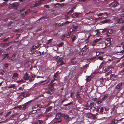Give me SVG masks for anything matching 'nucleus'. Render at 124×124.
<instances>
[{"label":"nucleus","instance_id":"2f4dec72","mask_svg":"<svg viewBox=\"0 0 124 124\" xmlns=\"http://www.w3.org/2000/svg\"><path fill=\"white\" fill-rule=\"evenodd\" d=\"M91 79V78L90 76L88 77V78L86 79V80L87 81H89Z\"/></svg>","mask_w":124,"mask_h":124},{"label":"nucleus","instance_id":"4468645a","mask_svg":"<svg viewBox=\"0 0 124 124\" xmlns=\"http://www.w3.org/2000/svg\"><path fill=\"white\" fill-rule=\"evenodd\" d=\"M36 48V46H33L31 48V51L33 50V52L31 53V54H34L35 52L36 51L35 49V48Z\"/></svg>","mask_w":124,"mask_h":124},{"label":"nucleus","instance_id":"9b49d317","mask_svg":"<svg viewBox=\"0 0 124 124\" xmlns=\"http://www.w3.org/2000/svg\"><path fill=\"white\" fill-rule=\"evenodd\" d=\"M41 0L37 1L35 4H33V7H36L39 5L41 3Z\"/></svg>","mask_w":124,"mask_h":124},{"label":"nucleus","instance_id":"13d9d810","mask_svg":"<svg viewBox=\"0 0 124 124\" xmlns=\"http://www.w3.org/2000/svg\"><path fill=\"white\" fill-rule=\"evenodd\" d=\"M77 26H73V28L74 29H76L77 28Z\"/></svg>","mask_w":124,"mask_h":124},{"label":"nucleus","instance_id":"a18cd8bd","mask_svg":"<svg viewBox=\"0 0 124 124\" xmlns=\"http://www.w3.org/2000/svg\"><path fill=\"white\" fill-rule=\"evenodd\" d=\"M97 101V102H96V103L99 104H100L102 103V102L101 101Z\"/></svg>","mask_w":124,"mask_h":124},{"label":"nucleus","instance_id":"338daca9","mask_svg":"<svg viewBox=\"0 0 124 124\" xmlns=\"http://www.w3.org/2000/svg\"><path fill=\"white\" fill-rule=\"evenodd\" d=\"M52 40V39H50L48 41V42L49 43H50Z\"/></svg>","mask_w":124,"mask_h":124},{"label":"nucleus","instance_id":"4d7b16f0","mask_svg":"<svg viewBox=\"0 0 124 124\" xmlns=\"http://www.w3.org/2000/svg\"><path fill=\"white\" fill-rule=\"evenodd\" d=\"M11 113V111H9V112H8L7 113V115H9Z\"/></svg>","mask_w":124,"mask_h":124},{"label":"nucleus","instance_id":"e433bc0d","mask_svg":"<svg viewBox=\"0 0 124 124\" xmlns=\"http://www.w3.org/2000/svg\"><path fill=\"white\" fill-rule=\"evenodd\" d=\"M82 53H83L82 51L78 53L79 55L80 56H82L84 55Z\"/></svg>","mask_w":124,"mask_h":124},{"label":"nucleus","instance_id":"1a4fd4ad","mask_svg":"<svg viewBox=\"0 0 124 124\" xmlns=\"http://www.w3.org/2000/svg\"><path fill=\"white\" fill-rule=\"evenodd\" d=\"M29 75L27 73H26L24 76L23 79L25 80H28L29 79Z\"/></svg>","mask_w":124,"mask_h":124},{"label":"nucleus","instance_id":"393cba45","mask_svg":"<svg viewBox=\"0 0 124 124\" xmlns=\"http://www.w3.org/2000/svg\"><path fill=\"white\" fill-rule=\"evenodd\" d=\"M107 29L106 28H105L103 29V30L102 31V32L103 33H104L105 35H107Z\"/></svg>","mask_w":124,"mask_h":124},{"label":"nucleus","instance_id":"aec40b11","mask_svg":"<svg viewBox=\"0 0 124 124\" xmlns=\"http://www.w3.org/2000/svg\"><path fill=\"white\" fill-rule=\"evenodd\" d=\"M71 62L73 64L76 63L77 62V61L75 60V58H73L72 59L71 61Z\"/></svg>","mask_w":124,"mask_h":124},{"label":"nucleus","instance_id":"2eb2a0df","mask_svg":"<svg viewBox=\"0 0 124 124\" xmlns=\"http://www.w3.org/2000/svg\"><path fill=\"white\" fill-rule=\"evenodd\" d=\"M122 84V82H121L118 84L116 86V88L119 89L121 87Z\"/></svg>","mask_w":124,"mask_h":124},{"label":"nucleus","instance_id":"a211bd4d","mask_svg":"<svg viewBox=\"0 0 124 124\" xmlns=\"http://www.w3.org/2000/svg\"><path fill=\"white\" fill-rule=\"evenodd\" d=\"M34 54H35L37 56H39L41 55V53L39 51H35Z\"/></svg>","mask_w":124,"mask_h":124},{"label":"nucleus","instance_id":"5fc2aeb1","mask_svg":"<svg viewBox=\"0 0 124 124\" xmlns=\"http://www.w3.org/2000/svg\"><path fill=\"white\" fill-rule=\"evenodd\" d=\"M96 31H97V33H96V34H97V35H99V34L100 33V32H99L98 30H96Z\"/></svg>","mask_w":124,"mask_h":124},{"label":"nucleus","instance_id":"79ce46f5","mask_svg":"<svg viewBox=\"0 0 124 124\" xmlns=\"http://www.w3.org/2000/svg\"><path fill=\"white\" fill-rule=\"evenodd\" d=\"M63 44V42H62L61 43H60L59 44L58 46L59 47H61L62 46Z\"/></svg>","mask_w":124,"mask_h":124},{"label":"nucleus","instance_id":"69168bd1","mask_svg":"<svg viewBox=\"0 0 124 124\" xmlns=\"http://www.w3.org/2000/svg\"><path fill=\"white\" fill-rule=\"evenodd\" d=\"M11 24H9L8 26V29H10L11 28H12V27H9L11 26Z\"/></svg>","mask_w":124,"mask_h":124},{"label":"nucleus","instance_id":"49530a36","mask_svg":"<svg viewBox=\"0 0 124 124\" xmlns=\"http://www.w3.org/2000/svg\"><path fill=\"white\" fill-rule=\"evenodd\" d=\"M50 109H51V108L49 107H48L46 109V111H49L50 110Z\"/></svg>","mask_w":124,"mask_h":124},{"label":"nucleus","instance_id":"dca6fc26","mask_svg":"<svg viewBox=\"0 0 124 124\" xmlns=\"http://www.w3.org/2000/svg\"><path fill=\"white\" fill-rule=\"evenodd\" d=\"M34 78L35 77L34 76H30L28 80H29L30 82L34 80Z\"/></svg>","mask_w":124,"mask_h":124},{"label":"nucleus","instance_id":"4c0bfd02","mask_svg":"<svg viewBox=\"0 0 124 124\" xmlns=\"http://www.w3.org/2000/svg\"><path fill=\"white\" fill-rule=\"evenodd\" d=\"M98 58L100 60H102L103 59V57L102 56H100L98 57Z\"/></svg>","mask_w":124,"mask_h":124},{"label":"nucleus","instance_id":"8fccbe9b","mask_svg":"<svg viewBox=\"0 0 124 124\" xmlns=\"http://www.w3.org/2000/svg\"><path fill=\"white\" fill-rule=\"evenodd\" d=\"M99 40V39H97L95 40L94 41V42H96V43H97Z\"/></svg>","mask_w":124,"mask_h":124},{"label":"nucleus","instance_id":"6e6552de","mask_svg":"<svg viewBox=\"0 0 124 124\" xmlns=\"http://www.w3.org/2000/svg\"><path fill=\"white\" fill-rule=\"evenodd\" d=\"M31 101L32 100L29 101L24 104L23 107L22 108L23 109H26L27 108H28L29 106L28 105V103L29 102H31Z\"/></svg>","mask_w":124,"mask_h":124},{"label":"nucleus","instance_id":"20e7f679","mask_svg":"<svg viewBox=\"0 0 124 124\" xmlns=\"http://www.w3.org/2000/svg\"><path fill=\"white\" fill-rule=\"evenodd\" d=\"M29 93H21V96L20 97V98L23 99L24 97L29 96Z\"/></svg>","mask_w":124,"mask_h":124},{"label":"nucleus","instance_id":"0eeeda50","mask_svg":"<svg viewBox=\"0 0 124 124\" xmlns=\"http://www.w3.org/2000/svg\"><path fill=\"white\" fill-rule=\"evenodd\" d=\"M118 5V4L116 2H113L110 4V6L111 7H115Z\"/></svg>","mask_w":124,"mask_h":124},{"label":"nucleus","instance_id":"f3484780","mask_svg":"<svg viewBox=\"0 0 124 124\" xmlns=\"http://www.w3.org/2000/svg\"><path fill=\"white\" fill-rule=\"evenodd\" d=\"M54 80H56L57 79V78L59 77V75L57 73L54 74Z\"/></svg>","mask_w":124,"mask_h":124},{"label":"nucleus","instance_id":"6e6d98bb","mask_svg":"<svg viewBox=\"0 0 124 124\" xmlns=\"http://www.w3.org/2000/svg\"><path fill=\"white\" fill-rule=\"evenodd\" d=\"M8 64L6 63L5 64V67L7 68L8 67Z\"/></svg>","mask_w":124,"mask_h":124},{"label":"nucleus","instance_id":"473e14b6","mask_svg":"<svg viewBox=\"0 0 124 124\" xmlns=\"http://www.w3.org/2000/svg\"><path fill=\"white\" fill-rule=\"evenodd\" d=\"M117 75H114V74H111L110 75V77L111 78H112L113 77L115 78L116 77Z\"/></svg>","mask_w":124,"mask_h":124},{"label":"nucleus","instance_id":"f257e3e1","mask_svg":"<svg viewBox=\"0 0 124 124\" xmlns=\"http://www.w3.org/2000/svg\"><path fill=\"white\" fill-rule=\"evenodd\" d=\"M65 60L64 58L60 57L58 61L57 65V66H61L65 63Z\"/></svg>","mask_w":124,"mask_h":124},{"label":"nucleus","instance_id":"a19ab883","mask_svg":"<svg viewBox=\"0 0 124 124\" xmlns=\"http://www.w3.org/2000/svg\"><path fill=\"white\" fill-rule=\"evenodd\" d=\"M37 111V110H33L31 112L32 114H34L35 113H36Z\"/></svg>","mask_w":124,"mask_h":124},{"label":"nucleus","instance_id":"ddd939ff","mask_svg":"<svg viewBox=\"0 0 124 124\" xmlns=\"http://www.w3.org/2000/svg\"><path fill=\"white\" fill-rule=\"evenodd\" d=\"M15 54H13L12 56L9 58V59L11 61H14L16 59Z\"/></svg>","mask_w":124,"mask_h":124},{"label":"nucleus","instance_id":"58836bf2","mask_svg":"<svg viewBox=\"0 0 124 124\" xmlns=\"http://www.w3.org/2000/svg\"><path fill=\"white\" fill-rule=\"evenodd\" d=\"M67 100L68 99H64L63 100L61 101V103L62 104L63 102L66 101H67Z\"/></svg>","mask_w":124,"mask_h":124},{"label":"nucleus","instance_id":"774afa93","mask_svg":"<svg viewBox=\"0 0 124 124\" xmlns=\"http://www.w3.org/2000/svg\"><path fill=\"white\" fill-rule=\"evenodd\" d=\"M122 73L124 74V69H123L122 71Z\"/></svg>","mask_w":124,"mask_h":124},{"label":"nucleus","instance_id":"c9c22d12","mask_svg":"<svg viewBox=\"0 0 124 124\" xmlns=\"http://www.w3.org/2000/svg\"><path fill=\"white\" fill-rule=\"evenodd\" d=\"M73 9H71L69 11V12L67 13L68 14H69L72 12H73Z\"/></svg>","mask_w":124,"mask_h":124},{"label":"nucleus","instance_id":"c756f323","mask_svg":"<svg viewBox=\"0 0 124 124\" xmlns=\"http://www.w3.org/2000/svg\"><path fill=\"white\" fill-rule=\"evenodd\" d=\"M18 76V74L16 73H14L13 75V77H17Z\"/></svg>","mask_w":124,"mask_h":124},{"label":"nucleus","instance_id":"e2e57ef3","mask_svg":"<svg viewBox=\"0 0 124 124\" xmlns=\"http://www.w3.org/2000/svg\"><path fill=\"white\" fill-rule=\"evenodd\" d=\"M66 36V34H64L62 35V37H64V38Z\"/></svg>","mask_w":124,"mask_h":124},{"label":"nucleus","instance_id":"423d86ee","mask_svg":"<svg viewBox=\"0 0 124 124\" xmlns=\"http://www.w3.org/2000/svg\"><path fill=\"white\" fill-rule=\"evenodd\" d=\"M85 48L84 47L81 50L82 52L83 53L82 54H83V55H84L86 54L89 51L88 48H86L84 49Z\"/></svg>","mask_w":124,"mask_h":124},{"label":"nucleus","instance_id":"4be33fe9","mask_svg":"<svg viewBox=\"0 0 124 124\" xmlns=\"http://www.w3.org/2000/svg\"><path fill=\"white\" fill-rule=\"evenodd\" d=\"M106 72V74H107V75H109L112 73V71L110 70V69H108V70H107Z\"/></svg>","mask_w":124,"mask_h":124},{"label":"nucleus","instance_id":"bf43d9fd","mask_svg":"<svg viewBox=\"0 0 124 124\" xmlns=\"http://www.w3.org/2000/svg\"><path fill=\"white\" fill-rule=\"evenodd\" d=\"M44 6L47 8H49V6L48 5H46Z\"/></svg>","mask_w":124,"mask_h":124},{"label":"nucleus","instance_id":"7c9ffc66","mask_svg":"<svg viewBox=\"0 0 124 124\" xmlns=\"http://www.w3.org/2000/svg\"><path fill=\"white\" fill-rule=\"evenodd\" d=\"M72 102H70L68 103L67 104H66L65 105H63L64 106H66L70 105H71V104H72Z\"/></svg>","mask_w":124,"mask_h":124},{"label":"nucleus","instance_id":"b1692460","mask_svg":"<svg viewBox=\"0 0 124 124\" xmlns=\"http://www.w3.org/2000/svg\"><path fill=\"white\" fill-rule=\"evenodd\" d=\"M78 13H74L72 15V17L73 18H76L78 17Z\"/></svg>","mask_w":124,"mask_h":124},{"label":"nucleus","instance_id":"ea45409f","mask_svg":"<svg viewBox=\"0 0 124 124\" xmlns=\"http://www.w3.org/2000/svg\"><path fill=\"white\" fill-rule=\"evenodd\" d=\"M103 107L101 108L100 110V112H102L103 111Z\"/></svg>","mask_w":124,"mask_h":124},{"label":"nucleus","instance_id":"de8ad7c7","mask_svg":"<svg viewBox=\"0 0 124 124\" xmlns=\"http://www.w3.org/2000/svg\"><path fill=\"white\" fill-rule=\"evenodd\" d=\"M107 96L106 95H105L101 99V100H103L104 99H106L107 98Z\"/></svg>","mask_w":124,"mask_h":124},{"label":"nucleus","instance_id":"cd10ccee","mask_svg":"<svg viewBox=\"0 0 124 124\" xmlns=\"http://www.w3.org/2000/svg\"><path fill=\"white\" fill-rule=\"evenodd\" d=\"M110 20L109 19H106L104 21H103V23H108L110 22Z\"/></svg>","mask_w":124,"mask_h":124},{"label":"nucleus","instance_id":"7ed1b4c3","mask_svg":"<svg viewBox=\"0 0 124 124\" xmlns=\"http://www.w3.org/2000/svg\"><path fill=\"white\" fill-rule=\"evenodd\" d=\"M41 106L40 104H37L32 107V109H37L38 110H40L41 108Z\"/></svg>","mask_w":124,"mask_h":124},{"label":"nucleus","instance_id":"5701e85b","mask_svg":"<svg viewBox=\"0 0 124 124\" xmlns=\"http://www.w3.org/2000/svg\"><path fill=\"white\" fill-rule=\"evenodd\" d=\"M122 49L123 48L124 49V42H123L120 45H119V46H116V47H121L122 46Z\"/></svg>","mask_w":124,"mask_h":124},{"label":"nucleus","instance_id":"c03bdc74","mask_svg":"<svg viewBox=\"0 0 124 124\" xmlns=\"http://www.w3.org/2000/svg\"><path fill=\"white\" fill-rule=\"evenodd\" d=\"M80 94H79V93L78 92H77V93L76 96L77 98H78L79 97V95Z\"/></svg>","mask_w":124,"mask_h":124},{"label":"nucleus","instance_id":"c85d7f7f","mask_svg":"<svg viewBox=\"0 0 124 124\" xmlns=\"http://www.w3.org/2000/svg\"><path fill=\"white\" fill-rule=\"evenodd\" d=\"M115 119H113L112 120V123L113 124H115L117 123V121H116V122H115Z\"/></svg>","mask_w":124,"mask_h":124},{"label":"nucleus","instance_id":"864d4df0","mask_svg":"<svg viewBox=\"0 0 124 124\" xmlns=\"http://www.w3.org/2000/svg\"><path fill=\"white\" fill-rule=\"evenodd\" d=\"M124 64L123 63L121 65L119 66V67L120 68H122L124 67Z\"/></svg>","mask_w":124,"mask_h":124},{"label":"nucleus","instance_id":"680f3d73","mask_svg":"<svg viewBox=\"0 0 124 124\" xmlns=\"http://www.w3.org/2000/svg\"><path fill=\"white\" fill-rule=\"evenodd\" d=\"M105 45H106V46H109L110 45V43H107V44H106Z\"/></svg>","mask_w":124,"mask_h":124},{"label":"nucleus","instance_id":"f03ea898","mask_svg":"<svg viewBox=\"0 0 124 124\" xmlns=\"http://www.w3.org/2000/svg\"><path fill=\"white\" fill-rule=\"evenodd\" d=\"M94 103L93 101H89L87 102L86 105V109H90L92 108V107L94 105Z\"/></svg>","mask_w":124,"mask_h":124},{"label":"nucleus","instance_id":"3c124183","mask_svg":"<svg viewBox=\"0 0 124 124\" xmlns=\"http://www.w3.org/2000/svg\"><path fill=\"white\" fill-rule=\"evenodd\" d=\"M96 44V42H94V41L92 45L93 46H94Z\"/></svg>","mask_w":124,"mask_h":124},{"label":"nucleus","instance_id":"09e8293b","mask_svg":"<svg viewBox=\"0 0 124 124\" xmlns=\"http://www.w3.org/2000/svg\"><path fill=\"white\" fill-rule=\"evenodd\" d=\"M93 100L94 101H95L96 102H97V101H98V99L97 98H93Z\"/></svg>","mask_w":124,"mask_h":124},{"label":"nucleus","instance_id":"0e129e2a","mask_svg":"<svg viewBox=\"0 0 124 124\" xmlns=\"http://www.w3.org/2000/svg\"><path fill=\"white\" fill-rule=\"evenodd\" d=\"M118 53H124V51L123 50H122V51H120V52H119Z\"/></svg>","mask_w":124,"mask_h":124},{"label":"nucleus","instance_id":"a878e982","mask_svg":"<svg viewBox=\"0 0 124 124\" xmlns=\"http://www.w3.org/2000/svg\"><path fill=\"white\" fill-rule=\"evenodd\" d=\"M8 54H7L3 55V59H5L7 57V58H8Z\"/></svg>","mask_w":124,"mask_h":124},{"label":"nucleus","instance_id":"72a5a7b5","mask_svg":"<svg viewBox=\"0 0 124 124\" xmlns=\"http://www.w3.org/2000/svg\"><path fill=\"white\" fill-rule=\"evenodd\" d=\"M9 37H8L6 39H4L3 40V41L4 42H6L7 41L9 40Z\"/></svg>","mask_w":124,"mask_h":124},{"label":"nucleus","instance_id":"f8f14e48","mask_svg":"<svg viewBox=\"0 0 124 124\" xmlns=\"http://www.w3.org/2000/svg\"><path fill=\"white\" fill-rule=\"evenodd\" d=\"M77 39L76 36H75L74 35H72L71 36V39L72 40V41L73 42H74V40H75Z\"/></svg>","mask_w":124,"mask_h":124},{"label":"nucleus","instance_id":"39448f33","mask_svg":"<svg viewBox=\"0 0 124 124\" xmlns=\"http://www.w3.org/2000/svg\"><path fill=\"white\" fill-rule=\"evenodd\" d=\"M113 31V30L111 29L107 30V36L108 37H109L111 35V34L112 33Z\"/></svg>","mask_w":124,"mask_h":124},{"label":"nucleus","instance_id":"603ef678","mask_svg":"<svg viewBox=\"0 0 124 124\" xmlns=\"http://www.w3.org/2000/svg\"><path fill=\"white\" fill-rule=\"evenodd\" d=\"M61 121V120L60 119L59 120H57L55 122L56 123H59Z\"/></svg>","mask_w":124,"mask_h":124},{"label":"nucleus","instance_id":"bb28decb","mask_svg":"<svg viewBox=\"0 0 124 124\" xmlns=\"http://www.w3.org/2000/svg\"><path fill=\"white\" fill-rule=\"evenodd\" d=\"M49 78H47L44 81H41V83H43L44 82H49Z\"/></svg>","mask_w":124,"mask_h":124},{"label":"nucleus","instance_id":"37998d69","mask_svg":"<svg viewBox=\"0 0 124 124\" xmlns=\"http://www.w3.org/2000/svg\"><path fill=\"white\" fill-rule=\"evenodd\" d=\"M70 32H68V35L66 36V37L67 38H69L70 37Z\"/></svg>","mask_w":124,"mask_h":124},{"label":"nucleus","instance_id":"6ab92c4d","mask_svg":"<svg viewBox=\"0 0 124 124\" xmlns=\"http://www.w3.org/2000/svg\"><path fill=\"white\" fill-rule=\"evenodd\" d=\"M43 123V121L42 120H38L35 123V124H42Z\"/></svg>","mask_w":124,"mask_h":124},{"label":"nucleus","instance_id":"412c9836","mask_svg":"<svg viewBox=\"0 0 124 124\" xmlns=\"http://www.w3.org/2000/svg\"><path fill=\"white\" fill-rule=\"evenodd\" d=\"M46 93L48 94L51 95L53 93V90L51 89H50L46 92Z\"/></svg>","mask_w":124,"mask_h":124},{"label":"nucleus","instance_id":"052dcab7","mask_svg":"<svg viewBox=\"0 0 124 124\" xmlns=\"http://www.w3.org/2000/svg\"><path fill=\"white\" fill-rule=\"evenodd\" d=\"M100 108L99 107H98L97 109L96 110V111L97 112H99V110L100 109Z\"/></svg>","mask_w":124,"mask_h":124},{"label":"nucleus","instance_id":"f704fd0d","mask_svg":"<svg viewBox=\"0 0 124 124\" xmlns=\"http://www.w3.org/2000/svg\"><path fill=\"white\" fill-rule=\"evenodd\" d=\"M15 85H12L9 87V88H13L15 87Z\"/></svg>","mask_w":124,"mask_h":124},{"label":"nucleus","instance_id":"9d476101","mask_svg":"<svg viewBox=\"0 0 124 124\" xmlns=\"http://www.w3.org/2000/svg\"><path fill=\"white\" fill-rule=\"evenodd\" d=\"M61 115L60 113H57L56 115L55 118L56 119H59L61 117Z\"/></svg>","mask_w":124,"mask_h":124}]
</instances>
